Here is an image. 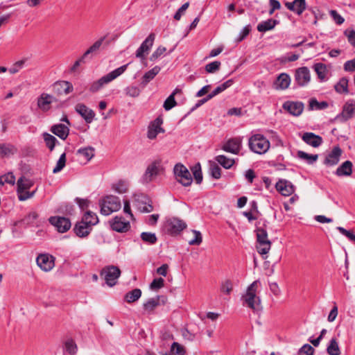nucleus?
I'll list each match as a JSON object with an SVG mask.
<instances>
[{
  "label": "nucleus",
  "instance_id": "1",
  "mask_svg": "<svg viewBox=\"0 0 355 355\" xmlns=\"http://www.w3.org/2000/svg\"><path fill=\"white\" fill-rule=\"evenodd\" d=\"M261 284L259 280L254 281L246 289L245 293L241 299L243 304L252 309L254 311H259L261 309V300L257 296V290Z\"/></svg>",
  "mask_w": 355,
  "mask_h": 355
},
{
  "label": "nucleus",
  "instance_id": "2",
  "mask_svg": "<svg viewBox=\"0 0 355 355\" xmlns=\"http://www.w3.org/2000/svg\"><path fill=\"white\" fill-rule=\"evenodd\" d=\"M128 64H124L103 76L98 80L93 82L90 85L89 91L92 93L99 91L105 85L110 83L123 74L125 71Z\"/></svg>",
  "mask_w": 355,
  "mask_h": 355
},
{
  "label": "nucleus",
  "instance_id": "3",
  "mask_svg": "<svg viewBox=\"0 0 355 355\" xmlns=\"http://www.w3.org/2000/svg\"><path fill=\"white\" fill-rule=\"evenodd\" d=\"M101 213L103 215L108 216L112 212L119 210L121 204L119 198L114 196H107L99 200Z\"/></svg>",
  "mask_w": 355,
  "mask_h": 355
},
{
  "label": "nucleus",
  "instance_id": "4",
  "mask_svg": "<svg viewBox=\"0 0 355 355\" xmlns=\"http://www.w3.org/2000/svg\"><path fill=\"white\" fill-rule=\"evenodd\" d=\"M250 149L257 154H264L270 148L269 141L262 135L256 134L252 135L248 141Z\"/></svg>",
  "mask_w": 355,
  "mask_h": 355
},
{
  "label": "nucleus",
  "instance_id": "5",
  "mask_svg": "<svg viewBox=\"0 0 355 355\" xmlns=\"http://www.w3.org/2000/svg\"><path fill=\"white\" fill-rule=\"evenodd\" d=\"M33 182L31 180L21 177L17 182V193L19 201H24L31 198L35 195L36 190L31 192L28 190L33 187Z\"/></svg>",
  "mask_w": 355,
  "mask_h": 355
},
{
  "label": "nucleus",
  "instance_id": "6",
  "mask_svg": "<svg viewBox=\"0 0 355 355\" xmlns=\"http://www.w3.org/2000/svg\"><path fill=\"white\" fill-rule=\"evenodd\" d=\"M257 252L262 255H265L268 253L271 247V242L268 239V234L266 230L263 227H257L256 230Z\"/></svg>",
  "mask_w": 355,
  "mask_h": 355
},
{
  "label": "nucleus",
  "instance_id": "7",
  "mask_svg": "<svg viewBox=\"0 0 355 355\" xmlns=\"http://www.w3.org/2000/svg\"><path fill=\"white\" fill-rule=\"evenodd\" d=\"M173 173L177 181L183 186L188 187L192 183V176L187 168L182 164H176L173 168Z\"/></svg>",
  "mask_w": 355,
  "mask_h": 355
},
{
  "label": "nucleus",
  "instance_id": "8",
  "mask_svg": "<svg viewBox=\"0 0 355 355\" xmlns=\"http://www.w3.org/2000/svg\"><path fill=\"white\" fill-rule=\"evenodd\" d=\"M101 275L103 276L109 286H113L116 284L117 279L121 275V270L117 266H108L102 269Z\"/></svg>",
  "mask_w": 355,
  "mask_h": 355
},
{
  "label": "nucleus",
  "instance_id": "9",
  "mask_svg": "<svg viewBox=\"0 0 355 355\" xmlns=\"http://www.w3.org/2000/svg\"><path fill=\"white\" fill-rule=\"evenodd\" d=\"M187 227V224L178 218H170L164 224L166 231L171 235H175Z\"/></svg>",
  "mask_w": 355,
  "mask_h": 355
},
{
  "label": "nucleus",
  "instance_id": "10",
  "mask_svg": "<svg viewBox=\"0 0 355 355\" xmlns=\"http://www.w3.org/2000/svg\"><path fill=\"white\" fill-rule=\"evenodd\" d=\"M161 169V162L157 160L154 161L147 166L142 176V182L144 183L152 182L159 175Z\"/></svg>",
  "mask_w": 355,
  "mask_h": 355
},
{
  "label": "nucleus",
  "instance_id": "11",
  "mask_svg": "<svg viewBox=\"0 0 355 355\" xmlns=\"http://www.w3.org/2000/svg\"><path fill=\"white\" fill-rule=\"evenodd\" d=\"M311 80V73L306 67H302L296 69L295 73V82L300 87H304Z\"/></svg>",
  "mask_w": 355,
  "mask_h": 355
},
{
  "label": "nucleus",
  "instance_id": "12",
  "mask_svg": "<svg viewBox=\"0 0 355 355\" xmlns=\"http://www.w3.org/2000/svg\"><path fill=\"white\" fill-rule=\"evenodd\" d=\"M110 223L112 230L117 232H127L130 229V222L121 216L114 217Z\"/></svg>",
  "mask_w": 355,
  "mask_h": 355
},
{
  "label": "nucleus",
  "instance_id": "13",
  "mask_svg": "<svg viewBox=\"0 0 355 355\" xmlns=\"http://www.w3.org/2000/svg\"><path fill=\"white\" fill-rule=\"evenodd\" d=\"M49 223L53 225L59 232H66L71 227L69 219L61 216H51L49 219Z\"/></svg>",
  "mask_w": 355,
  "mask_h": 355
},
{
  "label": "nucleus",
  "instance_id": "14",
  "mask_svg": "<svg viewBox=\"0 0 355 355\" xmlns=\"http://www.w3.org/2000/svg\"><path fill=\"white\" fill-rule=\"evenodd\" d=\"M241 148L242 139L241 137L230 139L225 142L221 147L222 150L234 155L239 154Z\"/></svg>",
  "mask_w": 355,
  "mask_h": 355
},
{
  "label": "nucleus",
  "instance_id": "15",
  "mask_svg": "<svg viewBox=\"0 0 355 355\" xmlns=\"http://www.w3.org/2000/svg\"><path fill=\"white\" fill-rule=\"evenodd\" d=\"M54 257L48 254H40L37 259L36 262L37 266L44 271H50L54 267Z\"/></svg>",
  "mask_w": 355,
  "mask_h": 355
},
{
  "label": "nucleus",
  "instance_id": "16",
  "mask_svg": "<svg viewBox=\"0 0 355 355\" xmlns=\"http://www.w3.org/2000/svg\"><path fill=\"white\" fill-rule=\"evenodd\" d=\"M341 154L342 150L340 148L339 146H334L333 149L326 155L323 164L329 167L338 164Z\"/></svg>",
  "mask_w": 355,
  "mask_h": 355
},
{
  "label": "nucleus",
  "instance_id": "17",
  "mask_svg": "<svg viewBox=\"0 0 355 355\" xmlns=\"http://www.w3.org/2000/svg\"><path fill=\"white\" fill-rule=\"evenodd\" d=\"M155 38L154 33H150L146 40L141 43V46L136 51V57L144 59L145 54H148L152 47Z\"/></svg>",
  "mask_w": 355,
  "mask_h": 355
},
{
  "label": "nucleus",
  "instance_id": "18",
  "mask_svg": "<svg viewBox=\"0 0 355 355\" xmlns=\"http://www.w3.org/2000/svg\"><path fill=\"white\" fill-rule=\"evenodd\" d=\"M76 112L80 114L87 123H90L93 121L95 113L94 112L86 106L83 103H78L75 106Z\"/></svg>",
  "mask_w": 355,
  "mask_h": 355
},
{
  "label": "nucleus",
  "instance_id": "19",
  "mask_svg": "<svg viewBox=\"0 0 355 355\" xmlns=\"http://www.w3.org/2000/svg\"><path fill=\"white\" fill-rule=\"evenodd\" d=\"M162 123L163 120L160 117L155 119L148 127L147 133L148 138L150 139H155L159 133L163 132L164 130L161 127Z\"/></svg>",
  "mask_w": 355,
  "mask_h": 355
},
{
  "label": "nucleus",
  "instance_id": "20",
  "mask_svg": "<svg viewBox=\"0 0 355 355\" xmlns=\"http://www.w3.org/2000/svg\"><path fill=\"white\" fill-rule=\"evenodd\" d=\"M283 108L293 116H300L304 110V104L301 102L286 101L283 104Z\"/></svg>",
  "mask_w": 355,
  "mask_h": 355
},
{
  "label": "nucleus",
  "instance_id": "21",
  "mask_svg": "<svg viewBox=\"0 0 355 355\" xmlns=\"http://www.w3.org/2000/svg\"><path fill=\"white\" fill-rule=\"evenodd\" d=\"M277 190L283 196H291L295 191L293 184L286 180H280L276 183Z\"/></svg>",
  "mask_w": 355,
  "mask_h": 355
},
{
  "label": "nucleus",
  "instance_id": "22",
  "mask_svg": "<svg viewBox=\"0 0 355 355\" xmlns=\"http://www.w3.org/2000/svg\"><path fill=\"white\" fill-rule=\"evenodd\" d=\"M55 100L53 96L43 93L37 98V106L41 110L46 112L50 110L51 105Z\"/></svg>",
  "mask_w": 355,
  "mask_h": 355
},
{
  "label": "nucleus",
  "instance_id": "23",
  "mask_svg": "<svg viewBox=\"0 0 355 355\" xmlns=\"http://www.w3.org/2000/svg\"><path fill=\"white\" fill-rule=\"evenodd\" d=\"M53 89L58 94H68L73 91V85L69 81L60 80L53 84Z\"/></svg>",
  "mask_w": 355,
  "mask_h": 355
},
{
  "label": "nucleus",
  "instance_id": "24",
  "mask_svg": "<svg viewBox=\"0 0 355 355\" xmlns=\"http://www.w3.org/2000/svg\"><path fill=\"white\" fill-rule=\"evenodd\" d=\"M313 69L320 82H324L329 79V71L325 64L322 62L315 63L313 64Z\"/></svg>",
  "mask_w": 355,
  "mask_h": 355
},
{
  "label": "nucleus",
  "instance_id": "25",
  "mask_svg": "<svg viewBox=\"0 0 355 355\" xmlns=\"http://www.w3.org/2000/svg\"><path fill=\"white\" fill-rule=\"evenodd\" d=\"M302 139L306 144L314 148L320 146L322 143V137L313 132H305Z\"/></svg>",
  "mask_w": 355,
  "mask_h": 355
},
{
  "label": "nucleus",
  "instance_id": "26",
  "mask_svg": "<svg viewBox=\"0 0 355 355\" xmlns=\"http://www.w3.org/2000/svg\"><path fill=\"white\" fill-rule=\"evenodd\" d=\"M285 6L288 10L300 15L306 8V1L305 0H294L293 2H286Z\"/></svg>",
  "mask_w": 355,
  "mask_h": 355
},
{
  "label": "nucleus",
  "instance_id": "27",
  "mask_svg": "<svg viewBox=\"0 0 355 355\" xmlns=\"http://www.w3.org/2000/svg\"><path fill=\"white\" fill-rule=\"evenodd\" d=\"M355 114V100L347 101L343 108L342 116L345 120L351 119Z\"/></svg>",
  "mask_w": 355,
  "mask_h": 355
},
{
  "label": "nucleus",
  "instance_id": "28",
  "mask_svg": "<svg viewBox=\"0 0 355 355\" xmlns=\"http://www.w3.org/2000/svg\"><path fill=\"white\" fill-rule=\"evenodd\" d=\"M51 131L60 139L64 140L69 135V129L67 125L60 123L53 125L51 128Z\"/></svg>",
  "mask_w": 355,
  "mask_h": 355
},
{
  "label": "nucleus",
  "instance_id": "29",
  "mask_svg": "<svg viewBox=\"0 0 355 355\" xmlns=\"http://www.w3.org/2000/svg\"><path fill=\"white\" fill-rule=\"evenodd\" d=\"M290 83V76L285 73H282L277 78L274 85L277 89H285L288 87Z\"/></svg>",
  "mask_w": 355,
  "mask_h": 355
},
{
  "label": "nucleus",
  "instance_id": "30",
  "mask_svg": "<svg viewBox=\"0 0 355 355\" xmlns=\"http://www.w3.org/2000/svg\"><path fill=\"white\" fill-rule=\"evenodd\" d=\"M352 162L345 161L337 168L335 174L339 177L349 176L352 173Z\"/></svg>",
  "mask_w": 355,
  "mask_h": 355
},
{
  "label": "nucleus",
  "instance_id": "31",
  "mask_svg": "<svg viewBox=\"0 0 355 355\" xmlns=\"http://www.w3.org/2000/svg\"><path fill=\"white\" fill-rule=\"evenodd\" d=\"M92 227L86 224V223L82 219V220L78 223L75 227L74 231L76 235L79 237H85L91 232Z\"/></svg>",
  "mask_w": 355,
  "mask_h": 355
},
{
  "label": "nucleus",
  "instance_id": "32",
  "mask_svg": "<svg viewBox=\"0 0 355 355\" xmlns=\"http://www.w3.org/2000/svg\"><path fill=\"white\" fill-rule=\"evenodd\" d=\"M161 68L159 66H155L150 70L144 73L142 77L141 85L146 87L147 84L151 81L160 71Z\"/></svg>",
  "mask_w": 355,
  "mask_h": 355
},
{
  "label": "nucleus",
  "instance_id": "33",
  "mask_svg": "<svg viewBox=\"0 0 355 355\" xmlns=\"http://www.w3.org/2000/svg\"><path fill=\"white\" fill-rule=\"evenodd\" d=\"M159 296L148 299L143 304L144 311L148 313H152L159 305Z\"/></svg>",
  "mask_w": 355,
  "mask_h": 355
},
{
  "label": "nucleus",
  "instance_id": "34",
  "mask_svg": "<svg viewBox=\"0 0 355 355\" xmlns=\"http://www.w3.org/2000/svg\"><path fill=\"white\" fill-rule=\"evenodd\" d=\"M277 24V20L269 19L259 23L257 26V30L259 32H266L273 29Z\"/></svg>",
  "mask_w": 355,
  "mask_h": 355
},
{
  "label": "nucleus",
  "instance_id": "35",
  "mask_svg": "<svg viewBox=\"0 0 355 355\" xmlns=\"http://www.w3.org/2000/svg\"><path fill=\"white\" fill-rule=\"evenodd\" d=\"M234 81L232 79L227 80L223 84L220 85L219 86L216 87L210 94H208V98L211 99L216 95L219 94L228 87H230Z\"/></svg>",
  "mask_w": 355,
  "mask_h": 355
},
{
  "label": "nucleus",
  "instance_id": "36",
  "mask_svg": "<svg viewBox=\"0 0 355 355\" xmlns=\"http://www.w3.org/2000/svg\"><path fill=\"white\" fill-rule=\"evenodd\" d=\"M216 161L225 168H230L234 164L235 160L225 155H220L216 157Z\"/></svg>",
  "mask_w": 355,
  "mask_h": 355
},
{
  "label": "nucleus",
  "instance_id": "37",
  "mask_svg": "<svg viewBox=\"0 0 355 355\" xmlns=\"http://www.w3.org/2000/svg\"><path fill=\"white\" fill-rule=\"evenodd\" d=\"M327 352L329 355H340V349L336 338H333L330 340L327 347Z\"/></svg>",
  "mask_w": 355,
  "mask_h": 355
},
{
  "label": "nucleus",
  "instance_id": "38",
  "mask_svg": "<svg viewBox=\"0 0 355 355\" xmlns=\"http://www.w3.org/2000/svg\"><path fill=\"white\" fill-rule=\"evenodd\" d=\"M16 153V148L10 144H0V157H3L13 155Z\"/></svg>",
  "mask_w": 355,
  "mask_h": 355
},
{
  "label": "nucleus",
  "instance_id": "39",
  "mask_svg": "<svg viewBox=\"0 0 355 355\" xmlns=\"http://www.w3.org/2000/svg\"><path fill=\"white\" fill-rule=\"evenodd\" d=\"M141 296V291L139 288H135L127 293L125 295V300L128 303H132L137 301Z\"/></svg>",
  "mask_w": 355,
  "mask_h": 355
},
{
  "label": "nucleus",
  "instance_id": "40",
  "mask_svg": "<svg viewBox=\"0 0 355 355\" xmlns=\"http://www.w3.org/2000/svg\"><path fill=\"white\" fill-rule=\"evenodd\" d=\"M335 90L339 94H348V79L342 78L334 86Z\"/></svg>",
  "mask_w": 355,
  "mask_h": 355
},
{
  "label": "nucleus",
  "instance_id": "41",
  "mask_svg": "<svg viewBox=\"0 0 355 355\" xmlns=\"http://www.w3.org/2000/svg\"><path fill=\"white\" fill-rule=\"evenodd\" d=\"M83 220L86 223V224L89 225L91 227L93 225H96L98 223V218L97 215L90 211H87L83 217Z\"/></svg>",
  "mask_w": 355,
  "mask_h": 355
},
{
  "label": "nucleus",
  "instance_id": "42",
  "mask_svg": "<svg viewBox=\"0 0 355 355\" xmlns=\"http://www.w3.org/2000/svg\"><path fill=\"white\" fill-rule=\"evenodd\" d=\"M77 154L84 157L85 160L89 161L94 156V148L92 147H85L78 150Z\"/></svg>",
  "mask_w": 355,
  "mask_h": 355
},
{
  "label": "nucleus",
  "instance_id": "43",
  "mask_svg": "<svg viewBox=\"0 0 355 355\" xmlns=\"http://www.w3.org/2000/svg\"><path fill=\"white\" fill-rule=\"evenodd\" d=\"M105 40V37H103L96 41L85 53L84 57L87 58L89 54L94 53L98 51L101 46L103 41Z\"/></svg>",
  "mask_w": 355,
  "mask_h": 355
},
{
  "label": "nucleus",
  "instance_id": "44",
  "mask_svg": "<svg viewBox=\"0 0 355 355\" xmlns=\"http://www.w3.org/2000/svg\"><path fill=\"white\" fill-rule=\"evenodd\" d=\"M297 156L299 158L306 160L309 164H313L316 162L318 157V155H311L301 150L297 152Z\"/></svg>",
  "mask_w": 355,
  "mask_h": 355
},
{
  "label": "nucleus",
  "instance_id": "45",
  "mask_svg": "<svg viewBox=\"0 0 355 355\" xmlns=\"http://www.w3.org/2000/svg\"><path fill=\"white\" fill-rule=\"evenodd\" d=\"M43 138L46 146L49 148L50 150H53L55 146V143L58 141L57 139L54 136L47 132H44L43 134Z\"/></svg>",
  "mask_w": 355,
  "mask_h": 355
},
{
  "label": "nucleus",
  "instance_id": "46",
  "mask_svg": "<svg viewBox=\"0 0 355 355\" xmlns=\"http://www.w3.org/2000/svg\"><path fill=\"white\" fill-rule=\"evenodd\" d=\"M171 355H185V348L179 344L178 343L174 342L171 347Z\"/></svg>",
  "mask_w": 355,
  "mask_h": 355
},
{
  "label": "nucleus",
  "instance_id": "47",
  "mask_svg": "<svg viewBox=\"0 0 355 355\" xmlns=\"http://www.w3.org/2000/svg\"><path fill=\"white\" fill-rule=\"evenodd\" d=\"M141 239L144 242L151 245L155 244L157 241L155 234L151 232H142L141 234Z\"/></svg>",
  "mask_w": 355,
  "mask_h": 355
},
{
  "label": "nucleus",
  "instance_id": "48",
  "mask_svg": "<svg viewBox=\"0 0 355 355\" xmlns=\"http://www.w3.org/2000/svg\"><path fill=\"white\" fill-rule=\"evenodd\" d=\"M64 349L67 352L72 355L76 354L78 350L77 345L74 340L72 339H68L65 341Z\"/></svg>",
  "mask_w": 355,
  "mask_h": 355
},
{
  "label": "nucleus",
  "instance_id": "49",
  "mask_svg": "<svg viewBox=\"0 0 355 355\" xmlns=\"http://www.w3.org/2000/svg\"><path fill=\"white\" fill-rule=\"evenodd\" d=\"M327 107L328 103L325 101L318 102L315 98H312L309 101V107L311 110H323Z\"/></svg>",
  "mask_w": 355,
  "mask_h": 355
},
{
  "label": "nucleus",
  "instance_id": "50",
  "mask_svg": "<svg viewBox=\"0 0 355 355\" xmlns=\"http://www.w3.org/2000/svg\"><path fill=\"white\" fill-rule=\"evenodd\" d=\"M8 183L14 185L15 183V177L12 173H8L3 175L0 176V184L3 185Z\"/></svg>",
  "mask_w": 355,
  "mask_h": 355
},
{
  "label": "nucleus",
  "instance_id": "51",
  "mask_svg": "<svg viewBox=\"0 0 355 355\" xmlns=\"http://www.w3.org/2000/svg\"><path fill=\"white\" fill-rule=\"evenodd\" d=\"M125 94L130 97H137L140 94V89L138 87L135 85H130L124 89Z\"/></svg>",
  "mask_w": 355,
  "mask_h": 355
},
{
  "label": "nucleus",
  "instance_id": "52",
  "mask_svg": "<svg viewBox=\"0 0 355 355\" xmlns=\"http://www.w3.org/2000/svg\"><path fill=\"white\" fill-rule=\"evenodd\" d=\"M66 164V153H62L59 159L58 160L56 163L55 167L53 170V173H57L60 171H61L63 168L65 166Z\"/></svg>",
  "mask_w": 355,
  "mask_h": 355
},
{
  "label": "nucleus",
  "instance_id": "53",
  "mask_svg": "<svg viewBox=\"0 0 355 355\" xmlns=\"http://www.w3.org/2000/svg\"><path fill=\"white\" fill-rule=\"evenodd\" d=\"M194 237L188 241L190 245H199L202 241V234L199 231L192 230Z\"/></svg>",
  "mask_w": 355,
  "mask_h": 355
},
{
  "label": "nucleus",
  "instance_id": "54",
  "mask_svg": "<svg viewBox=\"0 0 355 355\" xmlns=\"http://www.w3.org/2000/svg\"><path fill=\"white\" fill-rule=\"evenodd\" d=\"M113 189L120 193H124L128 191V184L124 181H119L113 186Z\"/></svg>",
  "mask_w": 355,
  "mask_h": 355
},
{
  "label": "nucleus",
  "instance_id": "55",
  "mask_svg": "<svg viewBox=\"0 0 355 355\" xmlns=\"http://www.w3.org/2000/svg\"><path fill=\"white\" fill-rule=\"evenodd\" d=\"M26 61V59H23L21 60H19L14 63L12 66L8 69V71L11 74H14L17 73L21 69H22L24 66V64Z\"/></svg>",
  "mask_w": 355,
  "mask_h": 355
},
{
  "label": "nucleus",
  "instance_id": "56",
  "mask_svg": "<svg viewBox=\"0 0 355 355\" xmlns=\"http://www.w3.org/2000/svg\"><path fill=\"white\" fill-rule=\"evenodd\" d=\"M176 101L173 94L169 95V96L165 100L163 107L165 110L168 111L176 105Z\"/></svg>",
  "mask_w": 355,
  "mask_h": 355
},
{
  "label": "nucleus",
  "instance_id": "57",
  "mask_svg": "<svg viewBox=\"0 0 355 355\" xmlns=\"http://www.w3.org/2000/svg\"><path fill=\"white\" fill-rule=\"evenodd\" d=\"M220 62L214 61L205 66V70L207 73H214L220 69Z\"/></svg>",
  "mask_w": 355,
  "mask_h": 355
},
{
  "label": "nucleus",
  "instance_id": "58",
  "mask_svg": "<svg viewBox=\"0 0 355 355\" xmlns=\"http://www.w3.org/2000/svg\"><path fill=\"white\" fill-rule=\"evenodd\" d=\"M314 349L309 344L304 345L298 351L297 355H313Z\"/></svg>",
  "mask_w": 355,
  "mask_h": 355
},
{
  "label": "nucleus",
  "instance_id": "59",
  "mask_svg": "<svg viewBox=\"0 0 355 355\" xmlns=\"http://www.w3.org/2000/svg\"><path fill=\"white\" fill-rule=\"evenodd\" d=\"M189 2H186L184 3L178 10L177 12L175 13L174 16H173V18L177 20V21H179L182 16L184 15L187 9L189 8Z\"/></svg>",
  "mask_w": 355,
  "mask_h": 355
},
{
  "label": "nucleus",
  "instance_id": "60",
  "mask_svg": "<svg viewBox=\"0 0 355 355\" xmlns=\"http://www.w3.org/2000/svg\"><path fill=\"white\" fill-rule=\"evenodd\" d=\"M192 171H193V177H194V179H195L196 183L197 184L201 183V182L202 181V171H201L200 165L198 164V165L195 166L193 168Z\"/></svg>",
  "mask_w": 355,
  "mask_h": 355
},
{
  "label": "nucleus",
  "instance_id": "61",
  "mask_svg": "<svg viewBox=\"0 0 355 355\" xmlns=\"http://www.w3.org/2000/svg\"><path fill=\"white\" fill-rule=\"evenodd\" d=\"M211 175L214 179H219L221 176V169L216 164H211L210 166Z\"/></svg>",
  "mask_w": 355,
  "mask_h": 355
},
{
  "label": "nucleus",
  "instance_id": "62",
  "mask_svg": "<svg viewBox=\"0 0 355 355\" xmlns=\"http://www.w3.org/2000/svg\"><path fill=\"white\" fill-rule=\"evenodd\" d=\"M232 288L233 286L232 282L230 280H226L225 282L222 284L220 291L222 293L229 295L232 291Z\"/></svg>",
  "mask_w": 355,
  "mask_h": 355
},
{
  "label": "nucleus",
  "instance_id": "63",
  "mask_svg": "<svg viewBox=\"0 0 355 355\" xmlns=\"http://www.w3.org/2000/svg\"><path fill=\"white\" fill-rule=\"evenodd\" d=\"M164 280L162 278L155 279L150 284V287L153 290L159 289L164 286Z\"/></svg>",
  "mask_w": 355,
  "mask_h": 355
},
{
  "label": "nucleus",
  "instance_id": "64",
  "mask_svg": "<svg viewBox=\"0 0 355 355\" xmlns=\"http://www.w3.org/2000/svg\"><path fill=\"white\" fill-rule=\"evenodd\" d=\"M337 230L344 236L347 237L350 241L355 242V234L345 230L344 227H338Z\"/></svg>",
  "mask_w": 355,
  "mask_h": 355
}]
</instances>
